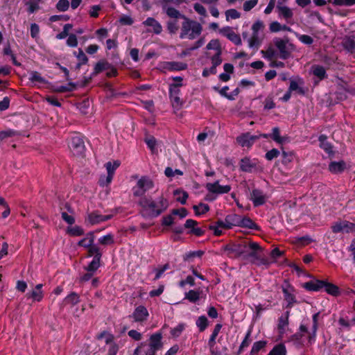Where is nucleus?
<instances>
[{
  "instance_id": "nucleus-1",
  "label": "nucleus",
  "mask_w": 355,
  "mask_h": 355,
  "mask_svg": "<svg viewBox=\"0 0 355 355\" xmlns=\"http://www.w3.org/2000/svg\"><path fill=\"white\" fill-rule=\"evenodd\" d=\"M166 14L172 19H183L182 24L181 32L180 34V39L188 38L193 40L199 36L202 31L201 24L196 21L187 18L185 15H182L178 10L173 7H168L166 9Z\"/></svg>"
},
{
  "instance_id": "nucleus-2",
  "label": "nucleus",
  "mask_w": 355,
  "mask_h": 355,
  "mask_svg": "<svg viewBox=\"0 0 355 355\" xmlns=\"http://www.w3.org/2000/svg\"><path fill=\"white\" fill-rule=\"evenodd\" d=\"M260 246L257 243L242 241L239 243L229 244L225 245V250L229 254H233L235 257H250L256 259H259L257 250Z\"/></svg>"
},
{
  "instance_id": "nucleus-3",
  "label": "nucleus",
  "mask_w": 355,
  "mask_h": 355,
  "mask_svg": "<svg viewBox=\"0 0 355 355\" xmlns=\"http://www.w3.org/2000/svg\"><path fill=\"white\" fill-rule=\"evenodd\" d=\"M139 205L141 207V214L146 219H149V222H143L140 224L141 229L147 230L155 224L154 218L155 217V202L151 197H142L139 200Z\"/></svg>"
},
{
  "instance_id": "nucleus-4",
  "label": "nucleus",
  "mask_w": 355,
  "mask_h": 355,
  "mask_svg": "<svg viewBox=\"0 0 355 355\" xmlns=\"http://www.w3.org/2000/svg\"><path fill=\"white\" fill-rule=\"evenodd\" d=\"M154 187L153 181L148 176H142L132 189L134 196L141 197L146 191Z\"/></svg>"
},
{
  "instance_id": "nucleus-5",
  "label": "nucleus",
  "mask_w": 355,
  "mask_h": 355,
  "mask_svg": "<svg viewBox=\"0 0 355 355\" xmlns=\"http://www.w3.org/2000/svg\"><path fill=\"white\" fill-rule=\"evenodd\" d=\"M282 293L284 295V300L286 304H283V307L291 310L297 303L296 297L295 295V288L289 284L288 282L285 281L284 284L282 286Z\"/></svg>"
},
{
  "instance_id": "nucleus-6",
  "label": "nucleus",
  "mask_w": 355,
  "mask_h": 355,
  "mask_svg": "<svg viewBox=\"0 0 355 355\" xmlns=\"http://www.w3.org/2000/svg\"><path fill=\"white\" fill-rule=\"evenodd\" d=\"M69 148L75 156H83L86 150L83 137L76 135L71 138L69 143Z\"/></svg>"
},
{
  "instance_id": "nucleus-7",
  "label": "nucleus",
  "mask_w": 355,
  "mask_h": 355,
  "mask_svg": "<svg viewBox=\"0 0 355 355\" xmlns=\"http://www.w3.org/2000/svg\"><path fill=\"white\" fill-rule=\"evenodd\" d=\"M144 352L145 355H155V333L151 334L148 343H143L140 346L137 347L133 355H139Z\"/></svg>"
},
{
  "instance_id": "nucleus-8",
  "label": "nucleus",
  "mask_w": 355,
  "mask_h": 355,
  "mask_svg": "<svg viewBox=\"0 0 355 355\" xmlns=\"http://www.w3.org/2000/svg\"><path fill=\"white\" fill-rule=\"evenodd\" d=\"M180 83H171L169 85V96L174 107H180L183 101L180 98Z\"/></svg>"
},
{
  "instance_id": "nucleus-9",
  "label": "nucleus",
  "mask_w": 355,
  "mask_h": 355,
  "mask_svg": "<svg viewBox=\"0 0 355 355\" xmlns=\"http://www.w3.org/2000/svg\"><path fill=\"white\" fill-rule=\"evenodd\" d=\"M331 230L334 233H353L355 232V223L347 220H340L331 225Z\"/></svg>"
},
{
  "instance_id": "nucleus-10",
  "label": "nucleus",
  "mask_w": 355,
  "mask_h": 355,
  "mask_svg": "<svg viewBox=\"0 0 355 355\" xmlns=\"http://www.w3.org/2000/svg\"><path fill=\"white\" fill-rule=\"evenodd\" d=\"M205 188L209 192L217 195L228 193L232 189L230 185H220L219 180H216L213 183H207Z\"/></svg>"
},
{
  "instance_id": "nucleus-11",
  "label": "nucleus",
  "mask_w": 355,
  "mask_h": 355,
  "mask_svg": "<svg viewBox=\"0 0 355 355\" xmlns=\"http://www.w3.org/2000/svg\"><path fill=\"white\" fill-rule=\"evenodd\" d=\"M257 139L258 137L252 135L250 132L243 133L236 137L237 143L241 146L248 148H251Z\"/></svg>"
},
{
  "instance_id": "nucleus-12",
  "label": "nucleus",
  "mask_w": 355,
  "mask_h": 355,
  "mask_svg": "<svg viewBox=\"0 0 355 355\" xmlns=\"http://www.w3.org/2000/svg\"><path fill=\"white\" fill-rule=\"evenodd\" d=\"M267 197L263 193V191L258 189H252L250 193V200H252L254 207H259L264 205L266 202Z\"/></svg>"
},
{
  "instance_id": "nucleus-13",
  "label": "nucleus",
  "mask_w": 355,
  "mask_h": 355,
  "mask_svg": "<svg viewBox=\"0 0 355 355\" xmlns=\"http://www.w3.org/2000/svg\"><path fill=\"white\" fill-rule=\"evenodd\" d=\"M198 224V221L193 219H187L184 225V228L189 229L190 230L188 232V234H193L196 236H202L205 235V230H202L200 227H196Z\"/></svg>"
},
{
  "instance_id": "nucleus-14",
  "label": "nucleus",
  "mask_w": 355,
  "mask_h": 355,
  "mask_svg": "<svg viewBox=\"0 0 355 355\" xmlns=\"http://www.w3.org/2000/svg\"><path fill=\"white\" fill-rule=\"evenodd\" d=\"M275 45L279 51V58L282 60H286L291 56V51L288 49V40L282 39H276Z\"/></svg>"
},
{
  "instance_id": "nucleus-15",
  "label": "nucleus",
  "mask_w": 355,
  "mask_h": 355,
  "mask_svg": "<svg viewBox=\"0 0 355 355\" xmlns=\"http://www.w3.org/2000/svg\"><path fill=\"white\" fill-rule=\"evenodd\" d=\"M220 33L236 45H241L242 42L239 35L232 30L230 26H226L220 30Z\"/></svg>"
},
{
  "instance_id": "nucleus-16",
  "label": "nucleus",
  "mask_w": 355,
  "mask_h": 355,
  "mask_svg": "<svg viewBox=\"0 0 355 355\" xmlns=\"http://www.w3.org/2000/svg\"><path fill=\"white\" fill-rule=\"evenodd\" d=\"M240 170L245 173H252L257 168L256 159L245 157L240 160Z\"/></svg>"
},
{
  "instance_id": "nucleus-17",
  "label": "nucleus",
  "mask_w": 355,
  "mask_h": 355,
  "mask_svg": "<svg viewBox=\"0 0 355 355\" xmlns=\"http://www.w3.org/2000/svg\"><path fill=\"white\" fill-rule=\"evenodd\" d=\"M80 302V295L77 293L72 291L68 294L60 304V309L62 310L67 304H70L71 306H73L78 304Z\"/></svg>"
},
{
  "instance_id": "nucleus-18",
  "label": "nucleus",
  "mask_w": 355,
  "mask_h": 355,
  "mask_svg": "<svg viewBox=\"0 0 355 355\" xmlns=\"http://www.w3.org/2000/svg\"><path fill=\"white\" fill-rule=\"evenodd\" d=\"M291 311L287 310L278 318L277 323V331L280 336H282L286 332V328L289 324V316Z\"/></svg>"
},
{
  "instance_id": "nucleus-19",
  "label": "nucleus",
  "mask_w": 355,
  "mask_h": 355,
  "mask_svg": "<svg viewBox=\"0 0 355 355\" xmlns=\"http://www.w3.org/2000/svg\"><path fill=\"white\" fill-rule=\"evenodd\" d=\"M148 316V312L147 309L144 306H137L132 315H129V318H133L135 322H143L146 320Z\"/></svg>"
},
{
  "instance_id": "nucleus-20",
  "label": "nucleus",
  "mask_w": 355,
  "mask_h": 355,
  "mask_svg": "<svg viewBox=\"0 0 355 355\" xmlns=\"http://www.w3.org/2000/svg\"><path fill=\"white\" fill-rule=\"evenodd\" d=\"M209 229L214 232V236H220L223 234V231L221 229L230 230L231 229V226L227 223L225 220H218L215 223L214 225H209Z\"/></svg>"
},
{
  "instance_id": "nucleus-21",
  "label": "nucleus",
  "mask_w": 355,
  "mask_h": 355,
  "mask_svg": "<svg viewBox=\"0 0 355 355\" xmlns=\"http://www.w3.org/2000/svg\"><path fill=\"white\" fill-rule=\"evenodd\" d=\"M324 285V279H313L309 282H305L302 287L308 291H314L318 292L320 291L322 288H323Z\"/></svg>"
},
{
  "instance_id": "nucleus-22",
  "label": "nucleus",
  "mask_w": 355,
  "mask_h": 355,
  "mask_svg": "<svg viewBox=\"0 0 355 355\" xmlns=\"http://www.w3.org/2000/svg\"><path fill=\"white\" fill-rule=\"evenodd\" d=\"M114 336L110 335L108 338L105 340V344L108 345L107 355H116L119 349V345L115 342Z\"/></svg>"
},
{
  "instance_id": "nucleus-23",
  "label": "nucleus",
  "mask_w": 355,
  "mask_h": 355,
  "mask_svg": "<svg viewBox=\"0 0 355 355\" xmlns=\"http://www.w3.org/2000/svg\"><path fill=\"white\" fill-rule=\"evenodd\" d=\"M187 64L182 62L170 61L165 62L163 67L171 71H182L187 69Z\"/></svg>"
},
{
  "instance_id": "nucleus-24",
  "label": "nucleus",
  "mask_w": 355,
  "mask_h": 355,
  "mask_svg": "<svg viewBox=\"0 0 355 355\" xmlns=\"http://www.w3.org/2000/svg\"><path fill=\"white\" fill-rule=\"evenodd\" d=\"M239 227L254 230H259V226L248 216H241Z\"/></svg>"
},
{
  "instance_id": "nucleus-25",
  "label": "nucleus",
  "mask_w": 355,
  "mask_h": 355,
  "mask_svg": "<svg viewBox=\"0 0 355 355\" xmlns=\"http://www.w3.org/2000/svg\"><path fill=\"white\" fill-rule=\"evenodd\" d=\"M346 168V163L344 161L331 162L329 164V171L334 174L343 173Z\"/></svg>"
},
{
  "instance_id": "nucleus-26",
  "label": "nucleus",
  "mask_w": 355,
  "mask_h": 355,
  "mask_svg": "<svg viewBox=\"0 0 355 355\" xmlns=\"http://www.w3.org/2000/svg\"><path fill=\"white\" fill-rule=\"evenodd\" d=\"M311 72L313 75L319 79V81L327 78L326 69L323 66L314 64L311 67Z\"/></svg>"
},
{
  "instance_id": "nucleus-27",
  "label": "nucleus",
  "mask_w": 355,
  "mask_h": 355,
  "mask_svg": "<svg viewBox=\"0 0 355 355\" xmlns=\"http://www.w3.org/2000/svg\"><path fill=\"white\" fill-rule=\"evenodd\" d=\"M342 45L345 50L349 53L355 52V40L354 36H345L342 42Z\"/></svg>"
},
{
  "instance_id": "nucleus-28",
  "label": "nucleus",
  "mask_w": 355,
  "mask_h": 355,
  "mask_svg": "<svg viewBox=\"0 0 355 355\" xmlns=\"http://www.w3.org/2000/svg\"><path fill=\"white\" fill-rule=\"evenodd\" d=\"M323 288H324L327 293L334 297H337L340 294L339 287L336 284L329 282L327 280H324Z\"/></svg>"
},
{
  "instance_id": "nucleus-29",
  "label": "nucleus",
  "mask_w": 355,
  "mask_h": 355,
  "mask_svg": "<svg viewBox=\"0 0 355 355\" xmlns=\"http://www.w3.org/2000/svg\"><path fill=\"white\" fill-rule=\"evenodd\" d=\"M144 142L151 150L152 153L154 154L155 152V138L153 135L149 134V131L147 129L144 130Z\"/></svg>"
},
{
  "instance_id": "nucleus-30",
  "label": "nucleus",
  "mask_w": 355,
  "mask_h": 355,
  "mask_svg": "<svg viewBox=\"0 0 355 355\" xmlns=\"http://www.w3.org/2000/svg\"><path fill=\"white\" fill-rule=\"evenodd\" d=\"M268 355H287V349L284 343L276 344Z\"/></svg>"
},
{
  "instance_id": "nucleus-31",
  "label": "nucleus",
  "mask_w": 355,
  "mask_h": 355,
  "mask_svg": "<svg viewBox=\"0 0 355 355\" xmlns=\"http://www.w3.org/2000/svg\"><path fill=\"white\" fill-rule=\"evenodd\" d=\"M271 139L279 144H284L286 141V137L280 136V130L278 127H274L270 133Z\"/></svg>"
},
{
  "instance_id": "nucleus-32",
  "label": "nucleus",
  "mask_w": 355,
  "mask_h": 355,
  "mask_svg": "<svg viewBox=\"0 0 355 355\" xmlns=\"http://www.w3.org/2000/svg\"><path fill=\"white\" fill-rule=\"evenodd\" d=\"M267 340H261L259 341H256L253 343L252 349L250 350V355H257L258 353L262 350L264 349L265 347L267 345Z\"/></svg>"
},
{
  "instance_id": "nucleus-33",
  "label": "nucleus",
  "mask_w": 355,
  "mask_h": 355,
  "mask_svg": "<svg viewBox=\"0 0 355 355\" xmlns=\"http://www.w3.org/2000/svg\"><path fill=\"white\" fill-rule=\"evenodd\" d=\"M173 195L176 197V201L180 202L182 205L187 203V200L189 198V194L187 191L178 189L174 190Z\"/></svg>"
},
{
  "instance_id": "nucleus-34",
  "label": "nucleus",
  "mask_w": 355,
  "mask_h": 355,
  "mask_svg": "<svg viewBox=\"0 0 355 355\" xmlns=\"http://www.w3.org/2000/svg\"><path fill=\"white\" fill-rule=\"evenodd\" d=\"M94 242V236L93 232H90L87 234V237L82 239L78 241V245L88 248Z\"/></svg>"
},
{
  "instance_id": "nucleus-35",
  "label": "nucleus",
  "mask_w": 355,
  "mask_h": 355,
  "mask_svg": "<svg viewBox=\"0 0 355 355\" xmlns=\"http://www.w3.org/2000/svg\"><path fill=\"white\" fill-rule=\"evenodd\" d=\"M196 324L200 332H203L209 326V320L205 315H200L196 321Z\"/></svg>"
},
{
  "instance_id": "nucleus-36",
  "label": "nucleus",
  "mask_w": 355,
  "mask_h": 355,
  "mask_svg": "<svg viewBox=\"0 0 355 355\" xmlns=\"http://www.w3.org/2000/svg\"><path fill=\"white\" fill-rule=\"evenodd\" d=\"M204 253L205 252L202 250L190 251L183 255V260L184 261H191L195 258H200Z\"/></svg>"
},
{
  "instance_id": "nucleus-37",
  "label": "nucleus",
  "mask_w": 355,
  "mask_h": 355,
  "mask_svg": "<svg viewBox=\"0 0 355 355\" xmlns=\"http://www.w3.org/2000/svg\"><path fill=\"white\" fill-rule=\"evenodd\" d=\"M241 215L239 214H229L225 216V220L231 226V229L234 226L239 227Z\"/></svg>"
},
{
  "instance_id": "nucleus-38",
  "label": "nucleus",
  "mask_w": 355,
  "mask_h": 355,
  "mask_svg": "<svg viewBox=\"0 0 355 355\" xmlns=\"http://www.w3.org/2000/svg\"><path fill=\"white\" fill-rule=\"evenodd\" d=\"M101 258H99V257L93 258L92 261L85 268V270L94 273L101 266Z\"/></svg>"
},
{
  "instance_id": "nucleus-39",
  "label": "nucleus",
  "mask_w": 355,
  "mask_h": 355,
  "mask_svg": "<svg viewBox=\"0 0 355 355\" xmlns=\"http://www.w3.org/2000/svg\"><path fill=\"white\" fill-rule=\"evenodd\" d=\"M222 328V324L218 323L216 324L214 327V329L209 337L208 345L210 347H214V345L216 344V338L218 336L220 329Z\"/></svg>"
},
{
  "instance_id": "nucleus-40",
  "label": "nucleus",
  "mask_w": 355,
  "mask_h": 355,
  "mask_svg": "<svg viewBox=\"0 0 355 355\" xmlns=\"http://www.w3.org/2000/svg\"><path fill=\"white\" fill-rule=\"evenodd\" d=\"M86 221L91 225L98 224L102 223V215L99 214L98 211H94L88 214Z\"/></svg>"
},
{
  "instance_id": "nucleus-41",
  "label": "nucleus",
  "mask_w": 355,
  "mask_h": 355,
  "mask_svg": "<svg viewBox=\"0 0 355 355\" xmlns=\"http://www.w3.org/2000/svg\"><path fill=\"white\" fill-rule=\"evenodd\" d=\"M109 67H110V64L107 62H105V61H103V60L98 61L96 64V65H95V67L94 68V71L92 72V74L94 76H96V75L101 73L104 70L108 69Z\"/></svg>"
},
{
  "instance_id": "nucleus-42",
  "label": "nucleus",
  "mask_w": 355,
  "mask_h": 355,
  "mask_svg": "<svg viewBox=\"0 0 355 355\" xmlns=\"http://www.w3.org/2000/svg\"><path fill=\"white\" fill-rule=\"evenodd\" d=\"M184 299L191 303H196L200 300V292L195 290H190L185 293Z\"/></svg>"
},
{
  "instance_id": "nucleus-43",
  "label": "nucleus",
  "mask_w": 355,
  "mask_h": 355,
  "mask_svg": "<svg viewBox=\"0 0 355 355\" xmlns=\"http://www.w3.org/2000/svg\"><path fill=\"white\" fill-rule=\"evenodd\" d=\"M87 257H94L93 258H96L99 257V258L102 257V252L100 248L96 245L92 244L90 247L87 248Z\"/></svg>"
},
{
  "instance_id": "nucleus-44",
  "label": "nucleus",
  "mask_w": 355,
  "mask_h": 355,
  "mask_svg": "<svg viewBox=\"0 0 355 355\" xmlns=\"http://www.w3.org/2000/svg\"><path fill=\"white\" fill-rule=\"evenodd\" d=\"M193 209L196 216H200L209 211V206L207 204L200 202L198 205H194Z\"/></svg>"
},
{
  "instance_id": "nucleus-45",
  "label": "nucleus",
  "mask_w": 355,
  "mask_h": 355,
  "mask_svg": "<svg viewBox=\"0 0 355 355\" xmlns=\"http://www.w3.org/2000/svg\"><path fill=\"white\" fill-rule=\"evenodd\" d=\"M29 80L32 83H39L45 84L46 83V79L41 76V74L36 71H32L30 73Z\"/></svg>"
},
{
  "instance_id": "nucleus-46",
  "label": "nucleus",
  "mask_w": 355,
  "mask_h": 355,
  "mask_svg": "<svg viewBox=\"0 0 355 355\" xmlns=\"http://www.w3.org/2000/svg\"><path fill=\"white\" fill-rule=\"evenodd\" d=\"M187 324L185 323H179L176 327L171 329V335L173 338H178L185 329Z\"/></svg>"
},
{
  "instance_id": "nucleus-47",
  "label": "nucleus",
  "mask_w": 355,
  "mask_h": 355,
  "mask_svg": "<svg viewBox=\"0 0 355 355\" xmlns=\"http://www.w3.org/2000/svg\"><path fill=\"white\" fill-rule=\"evenodd\" d=\"M27 298H31L33 301L40 302L44 297L42 291L33 290L31 292L26 293Z\"/></svg>"
},
{
  "instance_id": "nucleus-48",
  "label": "nucleus",
  "mask_w": 355,
  "mask_h": 355,
  "mask_svg": "<svg viewBox=\"0 0 355 355\" xmlns=\"http://www.w3.org/2000/svg\"><path fill=\"white\" fill-rule=\"evenodd\" d=\"M318 329V324L313 323L311 331L309 332V335L307 337L308 343L309 345H313V343H315V342L316 340Z\"/></svg>"
},
{
  "instance_id": "nucleus-49",
  "label": "nucleus",
  "mask_w": 355,
  "mask_h": 355,
  "mask_svg": "<svg viewBox=\"0 0 355 355\" xmlns=\"http://www.w3.org/2000/svg\"><path fill=\"white\" fill-rule=\"evenodd\" d=\"M328 2L331 3L335 6L349 7L355 5V0H329Z\"/></svg>"
},
{
  "instance_id": "nucleus-50",
  "label": "nucleus",
  "mask_w": 355,
  "mask_h": 355,
  "mask_svg": "<svg viewBox=\"0 0 355 355\" xmlns=\"http://www.w3.org/2000/svg\"><path fill=\"white\" fill-rule=\"evenodd\" d=\"M250 331H248L247 334H245V336L243 341L241 342L239 348L238 349V352H236V355H240L243 352L244 349L248 347L250 345Z\"/></svg>"
},
{
  "instance_id": "nucleus-51",
  "label": "nucleus",
  "mask_w": 355,
  "mask_h": 355,
  "mask_svg": "<svg viewBox=\"0 0 355 355\" xmlns=\"http://www.w3.org/2000/svg\"><path fill=\"white\" fill-rule=\"evenodd\" d=\"M67 233L73 236H79L84 234V230L80 226L76 225L73 227H68Z\"/></svg>"
},
{
  "instance_id": "nucleus-52",
  "label": "nucleus",
  "mask_w": 355,
  "mask_h": 355,
  "mask_svg": "<svg viewBox=\"0 0 355 355\" xmlns=\"http://www.w3.org/2000/svg\"><path fill=\"white\" fill-rule=\"evenodd\" d=\"M167 28L170 33H175L179 29L178 19H170L167 23Z\"/></svg>"
},
{
  "instance_id": "nucleus-53",
  "label": "nucleus",
  "mask_w": 355,
  "mask_h": 355,
  "mask_svg": "<svg viewBox=\"0 0 355 355\" xmlns=\"http://www.w3.org/2000/svg\"><path fill=\"white\" fill-rule=\"evenodd\" d=\"M290 91H295L299 94L304 96L305 94V90L304 88L299 86L298 83L294 80L290 81Z\"/></svg>"
},
{
  "instance_id": "nucleus-54",
  "label": "nucleus",
  "mask_w": 355,
  "mask_h": 355,
  "mask_svg": "<svg viewBox=\"0 0 355 355\" xmlns=\"http://www.w3.org/2000/svg\"><path fill=\"white\" fill-rule=\"evenodd\" d=\"M175 218L171 214L168 215L164 216L161 220V224L163 227L166 229L168 227H171L174 223Z\"/></svg>"
},
{
  "instance_id": "nucleus-55",
  "label": "nucleus",
  "mask_w": 355,
  "mask_h": 355,
  "mask_svg": "<svg viewBox=\"0 0 355 355\" xmlns=\"http://www.w3.org/2000/svg\"><path fill=\"white\" fill-rule=\"evenodd\" d=\"M296 37L303 44L306 45H311L313 43V39L308 35H301L295 33Z\"/></svg>"
},
{
  "instance_id": "nucleus-56",
  "label": "nucleus",
  "mask_w": 355,
  "mask_h": 355,
  "mask_svg": "<svg viewBox=\"0 0 355 355\" xmlns=\"http://www.w3.org/2000/svg\"><path fill=\"white\" fill-rule=\"evenodd\" d=\"M277 8L279 10L280 14L285 18L286 19H290L293 17L292 10L287 6H277Z\"/></svg>"
},
{
  "instance_id": "nucleus-57",
  "label": "nucleus",
  "mask_w": 355,
  "mask_h": 355,
  "mask_svg": "<svg viewBox=\"0 0 355 355\" xmlns=\"http://www.w3.org/2000/svg\"><path fill=\"white\" fill-rule=\"evenodd\" d=\"M221 54H222V51H218V52H216L211 58V64H212L211 67L216 69L217 67L219 66L223 62V60L221 58Z\"/></svg>"
},
{
  "instance_id": "nucleus-58",
  "label": "nucleus",
  "mask_w": 355,
  "mask_h": 355,
  "mask_svg": "<svg viewBox=\"0 0 355 355\" xmlns=\"http://www.w3.org/2000/svg\"><path fill=\"white\" fill-rule=\"evenodd\" d=\"M73 27L72 24H66L64 27L62 31L57 34L56 38L58 40H62L66 38L67 36L69 35V31L70 29H71Z\"/></svg>"
},
{
  "instance_id": "nucleus-59",
  "label": "nucleus",
  "mask_w": 355,
  "mask_h": 355,
  "mask_svg": "<svg viewBox=\"0 0 355 355\" xmlns=\"http://www.w3.org/2000/svg\"><path fill=\"white\" fill-rule=\"evenodd\" d=\"M69 6L68 0H59L55 5V8L60 12H65L69 9Z\"/></svg>"
},
{
  "instance_id": "nucleus-60",
  "label": "nucleus",
  "mask_w": 355,
  "mask_h": 355,
  "mask_svg": "<svg viewBox=\"0 0 355 355\" xmlns=\"http://www.w3.org/2000/svg\"><path fill=\"white\" fill-rule=\"evenodd\" d=\"M98 242L104 245L112 244L114 242V236L112 234H108L99 238Z\"/></svg>"
},
{
  "instance_id": "nucleus-61",
  "label": "nucleus",
  "mask_w": 355,
  "mask_h": 355,
  "mask_svg": "<svg viewBox=\"0 0 355 355\" xmlns=\"http://www.w3.org/2000/svg\"><path fill=\"white\" fill-rule=\"evenodd\" d=\"M113 175L107 174L106 176H101L98 180V184L101 187H105L110 184L112 180Z\"/></svg>"
},
{
  "instance_id": "nucleus-62",
  "label": "nucleus",
  "mask_w": 355,
  "mask_h": 355,
  "mask_svg": "<svg viewBox=\"0 0 355 355\" xmlns=\"http://www.w3.org/2000/svg\"><path fill=\"white\" fill-rule=\"evenodd\" d=\"M226 20H229L230 18L232 19H239L241 17V13L236 9L232 8L226 10L225 12Z\"/></svg>"
},
{
  "instance_id": "nucleus-63",
  "label": "nucleus",
  "mask_w": 355,
  "mask_h": 355,
  "mask_svg": "<svg viewBox=\"0 0 355 355\" xmlns=\"http://www.w3.org/2000/svg\"><path fill=\"white\" fill-rule=\"evenodd\" d=\"M279 155H280V152L278 149L272 148V149L268 150L265 154V158L268 161H271L273 159L278 157L279 156Z\"/></svg>"
},
{
  "instance_id": "nucleus-64",
  "label": "nucleus",
  "mask_w": 355,
  "mask_h": 355,
  "mask_svg": "<svg viewBox=\"0 0 355 355\" xmlns=\"http://www.w3.org/2000/svg\"><path fill=\"white\" fill-rule=\"evenodd\" d=\"M206 48L208 50L214 49L216 52L222 51L220 42L218 40H211L207 44Z\"/></svg>"
}]
</instances>
